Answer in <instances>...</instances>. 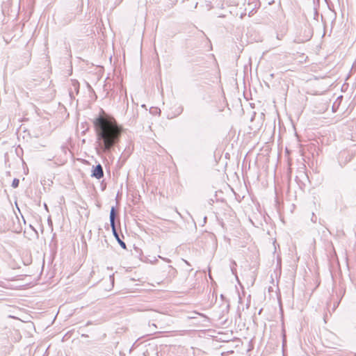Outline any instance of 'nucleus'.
Here are the masks:
<instances>
[{"mask_svg": "<svg viewBox=\"0 0 356 356\" xmlns=\"http://www.w3.org/2000/svg\"><path fill=\"white\" fill-rule=\"evenodd\" d=\"M97 143L100 149L108 153L119 142L122 127L113 118L99 115L94 120Z\"/></svg>", "mask_w": 356, "mask_h": 356, "instance_id": "obj_1", "label": "nucleus"}, {"mask_svg": "<svg viewBox=\"0 0 356 356\" xmlns=\"http://www.w3.org/2000/svg\"><path fill=\"white\" fill-rule=\"evenodd\" d=\"M92 176L99 179L104 176V171L102 165L98 164L92 170Z\"/></svg>", "mask_w": 356, "mask_h": 356, "instance_id": "obj_2", "label": "nucleus"}, {"mask_svg": "<svg viewBox=\"0 0 356 356\" xmlns=\"http://www.w3.org/2000/svg\"><path fill=\"white\" fill-rule=\"evenodd\" d=\"M165 271H167L168 275L166 278L169 280H172L177 275V270L174 268L172 266L168 265L165 266Z\"/></svg>", "mask_w": 356, "mask_h": 356, "instance_id": "obj_3", "label": "nucleus"}, {"mask_svg": "<svg viewBox=\"0 0 356 356\" xmlns=\"http://www.w3.org/2000/svg\"><path fill=\"white\" fill-rule=\"evenodd\" d=\"M115 216H116L115 210L114 207H112L111 212H110V223H111V227L112 229H114V230H115Z\"/></svg>", "mask_w": 356, "mask_h": 356, "instance_id": "obj_4", "label": "nucleus"}, {"mask_svg": "<svg viewBox=\"0 0 356 356\" xmlns=\"http://www.w3.org/2000/svg\"><path fill=\"white\" fill-rule=\"evenodd\" d=\"M112 232H113V236H115V238H116V240L118 241V242L119 243V244L120 245V246L123 248V249H126V244L124 241H122L120 238V236H119V234H118L117 232V230H116V228L115 227V230L114 229H112Z\"/></svg>", "mask_w": 356, "mask_h": 356, "instance_id": "obj_5", "label": "nucleus"}, {"mask_svg": "<svg viewBox=\"0 0 356 356\" xmlns=\"http://www.w3.org/2000/svg\"><path fill=\"white\" fill-rule=\"evenodd\" d=\"M19 181L18 179H14L12 183V186L13 188H17L19 186Z\"/></svg>", "mask_w": 356, "mask_h": 356, "instance_id": "obj_6", "label": "nucleus"}, {"mask_svg": "<svg viewBox=\"0 0 356 356\" xmlns=\"http://www.w3.org/2000/svg\"><path fill=\"white\" fill-rule=\"evenodd\" d=\"M159 257L163 259L164 261H165L168 263H170L171 261L170 259H169L162 258L161 256H159Z\"/></svg>", "mask_w": 356, "mask_h": 356, "instance_id": "obj_7", "label": "nucleus"}, {"mask_svg": "<svg viewBox=\"0 0 356 356\" xmlns=\"http://www.w3.org/2000/svg\"><path fill=\"white\" fill-rule=\"evenodd\" d=\"M179 109H180V111H179V113H181L182 112V111H183V108H180Z\"/></svg>", "mask_w": 356, "mask_h": 356, "instance_id": "obj_8", "label": "nucleus"}, {"mask_svg": "<svg viewBox=\"0 0 356 356\" xmlns=\"http://www.w3.org/2000/svg\"><path fill=\"white\" fill-rule=\"evenodd\" d=\"M232 271L234 273V268H233V267H232Z\"/></svg>", "mask_w": 356, "mask_h": 356, "instance_id": "obj_9", "label": "nucleus"}]
</instances>
